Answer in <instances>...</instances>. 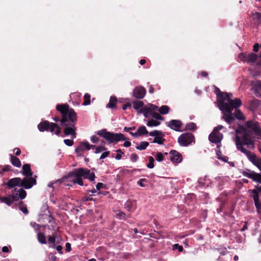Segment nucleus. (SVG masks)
Listing matches in <instances>:
<instances>
[{"label": "nucleus", "instance_id": "obj_11", "mask_svg": "<svg viewBox=\"0 0 261 261\" xmlns=\"http://www.w3.org/2000/svg\"><path fill=\"white\" fill-rule=\"evenodd\" d=\"M166 124L168 127L176 132H181V128L183 125L182 122L179 120H171L166 122Z\"/></svg>", "mask_w": 261, "mask_h": 261}, {"label": "nucleus", "instance_id": "obj_43", "mask_svg": "<svg viewBox=\"0 0 261 261\" xmlns=\"http://www.w3.org/2000/svg\"><path fill=\"white\" fill-rule=\"evenodd\" d=\"M11 170H12V167L10 165H6L3 167V169L0 171V174L2 175L4 172Z\"/></svg>", "mask_w": 261, "mask_h": 261}, {"label": "nucleus", "instance_id": "obj_59", "mask_svg": "<svg viewBox=\"0 0 261 261\" xmlns=\"http://www.w3.org/2000/svg\"><path fill=\"white\" fill-rule=\"evenodd\" d=\"M65 247H66V251L67 252H69L70 251H71V245L69 243H66V244H65Z\"/></svg>", "mask_w": 261, "mask_h": 261}, {"label": "nucleus", "instance_id": "obj_31", "mask_svg": "<svg viewBox=\"0 0 261 261\" xmlns=\"http://www.w3.org/2000/svg\"><path fill=\"white\" fill-rule=\"evenodd\" d=\"M117 102V99L115 96H111L109 102L107 104L106 107L111 109L116 108V104Z\"/></svg>", "mask_w": 261, "mask_h": 261}, {"label": "nucleus", "instance_id": "obj_27", "mask_svg": "<svg viewBox=\"0 0 261 261\" xmlns=\"http://www.w3.org/2000/svg\"><path fill=\"white\" fill-rule=\"evenodd\" d=\"M236 110L233 114V118H236L238 120H244L245 119V117L244 116V114L242 113V112L239 109H237V108H235Z\"/></svg>", "mask_w": 261, "mask_h": 261}, {"label": "nucleus", "instance_id": "obj_13", "mask_svg": "<svg viewBox=\"0 0 261 261\" xmlns=\"http://www.w3.org/2000/svg\"><path fill=\"white\" fill-rule=\"evenodd\" d=\"M216 130V129H213V132L209 135L208 139L212 143L219 144L223 139V134Z\"/></svg>", "mask_w": 261, "mask_h": 261}, {"label": "nucleus", "instance_id": "obj_48", "mask_svg": "<svg viewBox=\"0 0 261 261\" xmlns=\"http://www.w3.org/2000/svg\"><path fill=\"white\" fill-rule=\"evenodd\" d=\"M63 142L66 145L68 146H71L74 144L73 141L70 139H64Z\"/></svg>", "mask_w": 261, "mask_h": 261}, {"label": "nucleus", "instance_id": "obj_32", "mask_svg": "<svg viewBox=\"0 0 261 261\" xmlns=\"http://www.w3.org/2000/svg\"><path fill=\"white\" fill-rule=\"evenodd\" d=\"M196 124L193 122L187 123L185 126V130L195 131L197 129Z\"/></svg>", "mask_w": 261, "mask_h": 261}, {"label": "nucleus", "instance_id": "obj_22", "mask_svg": "<svg viewBox=\"0 0 261 261\" xmlns=\"http://www.w3.org/2000/svg\"><path fill=\"white\" fill-rule=\"evenodd\" d=\"M133 108L136 110L138 113L143 114V110L144 108L145 105L143 101L140 100H135L132 102Z\"/></svg>", "mask_w": 261, "mask_h": 261}, {"label": "nucleus", "instance_id": "obj_18", "mask_svg": "<svg viewBox=\"0 0 261 261\" xmlns=\"http://www.w3.org/2000/svg\"><path fill=\"white\" fill-rule=\"evenodd\" d=\"M21 178L20 177H14L9 179L7 182L4 184L7 185L9 189H11L15 186L21 187Z\"/></svg>", "mask_w": 261, "mask_h": 261}, {"label": "nucleus", "instance_id": "obj_55", "mask_svg": "<svg viewBox=\"0 0 261 261\" xmlns=\"http://www.w3.org/2000/svg\"><path fill=\"white\" fill-rule=\"evenodd\" d=\"M62 180H63V178L62 179H58V180L55 181L54 182H50V183H49L48 186V187H51L53 189H54V187L53 186V185L54 184H57V183H60H60L62 182Z\"/></svg>", "mask_w": 261, "mask_h": 261}, {"label": "nucleus", "instance_id": "obj_37", "mask_svg": "<svg viewBox=\"0 0 261 261\" xmlns=\"http://www.w3.org/2000/svg\"><path fill=\"white\" fill-rule=\"evenodd\" d=\"M160 123H161L160 121H159L156 120L151 119L148 120V121L147 123V125L148 126H150V127L156 126L159 125L160 124Z\"/></svg>", "mask_w": 261, "mask_h": 261}, {"label": "nucleus", "instance_id": "obj_38", "mask_svg": "<svg viewBox=\"0 0 261 261\" xmlns=\"http://www.w3.org/2000/svg\"><path fill=\"white\" fill-rule=\"evenodd\" d=\"M149 145V143L146 141H143L140 143V144L136 147V148L140 150L145 149Z\"/></svg>", "mask_w": 261, "mask_h": 261}, {"label": "nucleus", "instance_id": "obj_8", "mask_svg": "<svg viewBox=\"0 0 261 261\" xmlns=\"http://www.w3.org/2000/svg\"><path fill=\"white\" fill-rule=\"evenodd\" d=\"M37 127L40 132L49 131L51 133H53L56 127H58V124L44 120L39 123Z\"/></svg>", "mask_w": 261, "mask_h": 261}, {"label": "nucleus", "instance_id": "obj_3", "mask_svg": "<svg viewBox=\"0 0 261 261\" xmlns=\"http://www.w3.org/2000/svg\"><path fill=\"white\" fill-rule=\"evenodd\" d=\"M88 179L91 181H94L95 173L91 172L90 170L87 168H79L69 172L66 175L63 177V180H67L71 181L73 184H79L80 186L84 185L82 177Z\"/></svg>", "mask_w": 261, "mask_h": 261}, {"label": "nucleus", "instance_id": "obj_64", "mask_svg": "<svg viewBox=\"0 0 261 261\" xmlns=\"http://www.w3.org/2000/svg\"><path fill=\"white\" fill-rule=\"evenodd\" d=\"M223 128V126L222 125H218L217 127H215L214 129H216V132H219Z\"/></svg>", "mask_w": 261, "mask_h": 261}, {"label": "nucleus", "instance_id": "obj_19", "mask_svg": "<svg viewBox=\"0 0 261 261\" xmlns=\"http://www.w3.org/2000/svg\"><path fill=\"white\" fill-rule=\"evenodd\" d=\"M94 145H90L88 142H82L81 143L80 145L75 148V151L79 153L85 150H90L91 148H94Z\"/></svg>", "mask_w": 261, "mask_h": 261}, {"label": "nucleus", "instance_id": "obj_44", "mask_svg": "<svg viewBox=\"0 0 261 261\" xmlns=\"http://www.w3.org/2000/svg\"><path fill=\"white\" fill-rule=\"evenodd\" d=\"M148 134H149V135L150 136H153V137H155L156 136H158L159 135H162V133L159 130H153L152 132L148 133Z\"/></svg>", "mask_w": 261, "mask_h": 261}, {"label": "nucleus", "instance_id": "obj_57", "mask_svg": "<svg viewBox=\"0 0 261 261\" xmlns=\"http://www.w3.org/2000/svg\"><path fill=\"white\" fill-rule=\"evenodd\" d=\"M109 154H110V151H109L104 152L101 155V156L100 157V159H103L106 158L109 155Z\"/></svg>", "mask_w": 261, "mask_h": 261}, {"label": "nucleus", "instance_id": "obj_46", "mask_svg": "<svg viewBox=\"0 0 261 261\" xmlns=\"http://www.w3.org/2000/svg\"><path fill=\"white\" fill-rule=\"evenodd\" d=\"M148 180L146 178H142L140 179L137 182V184L141 186V187H145L146 186V185L144 184V182H147Z\"/></svg>", "mask_w": 261, "mask_h": 261}, {"label": "nucleus", "instance_id": "obj_5", "mask_svg": "<svg viewBox=\"0 0 261 261\" xmlns=\"http://www.w3.org/2000/svg\"><path fill=\"white\" fill-rule=\"evenodd\" d=\"M252 135V133L250 130H245L242 138L236 136L235 143L237 148L239 151H240V147L244 148V145L254 146L255 139Z\"/></svg>", "mask_w": 261, "mask_h": 261}, {"label": "nucleus", "instance_id": "obj_33", "mask_svg": "<svg viewBox=\"0 0 261 261\" xmlns=\"http://www.w3.org/2000/svg\"><path fill=\"white\" fill-rule=\"evenodd\" d=\"M37 240L41 244H45L47 243L45 235L40 232H38L37 234Z\"/></svg>", "mask_w": 261, "mask_h": 261}, {"label": "nucleus", "instance_id": "obj_17", "mask_svg": "<svg viewBox=\"0 0 261 261\" xmlns=\"http://www.w3.org/2000/svg\"><path fill=\"white\" fill-rule=\"evenodd\" d=\"M169 154L170 160L175 163H179L182 160V156L180 153L175 150H171Z\"/></svg>", "mask_w": 261, "mask_h": 261}, {"label": "nucleus", "instance_id": "obj_42", "mask_svg": "<svg viewBox=\"0 0 261 261\" xmlns=\"http://www.w3.org/2000/svg\"><path fill=\"white\" fill-rule=\"evenodd\" d=\"M155 159L159 162H162L164 159L163 153L161 152H158L155 155Z\"/></svg>", "mask_w": 261, "mask_h": 261}, {"label": "nucleus", "instance_id": "obj_30", "mask_svg": "<svg viewBox=\"0 0 261 261\" xmlns=\"http://www.w3.org/2000/svg\"><path fill=\"white\" fill-rule=\"evenodd\" d=\"M257 58V55L252 53L247 55L246 62L248 63H254L256 62Z\"/></svg>", "mask_w": 261, "mask_h": 261}, {"label": "nucleus", "instance_id": "obj_40", "mask_svg": "<svg viewBox=\"0 0 261 261\" xmlns=\"http://www.w3.org/2000/svg\"><path fill=\"white\" fill-rule=\"evenodd\" d=\"M84 100L83 102V105L87 106L89 105L90 103V98L91 96L88 93H86L84 95Z\"/></svg>", "mask_w": 261, "mask_h": 261}, {"label": "nucleus", "instance_id": "obj_23", "mask_svg": "<svg viewBox=\"0 0 261 261\" xmlns=\"http://www.w3.org/2000/svg\"><path fill=\"white\" fill-rule=\"evenodd\" d=\"M148 134V132L146 129L145 126H140L136 132L135 133H132V136L137 138L138 136L147 135Z\"/></svg>", "mask_w": 261, "mask_h": 261}, {"label": "nucleus", "instance_id": "obj_45", "mask_svg": "<svg viewBox=\"0 0 261 261\" xmlns=\"http://www.w3.org/2000/svg\"><path fill=\"white\" fill-rule=\"evenodd\" d=\"M238 58L243 62H246L247 55L245 53H240L239 54Z\"/></svg>", "mask_w": 261, "mask_h": 261}, {"label": "nucleus", "instance_id": "obj_25", "mask_svg": "<svg viewBox=\"0 0 261 261\" xmlns=\"http://www.w3.org/2000/svg\"><path fill=\"white\" fill-rule=\"evenodd\" d=\"M22 174L25 176H32L33 174L31 168V165L29 164H25L22 166Z\"/></svg>", "mask_w": 261, "mask_h": 261}, {"label": "nucleus", "instance_id": "obj_16", "mask_svg": "<svg viewBox=\"0 0 261 261\" xmlns=\"http://www.w3.org/2000/svg\"><path fill=\"white\" fill-rule=\"evenodd\" d=\"M251 91H253L256 97L260 96L261 81L256 80L252 81L251 83Z\"/></svg>", "mask_w": 261, "mask_h": 261}, {"label": "nucleus", "instance_id": "obj_6", "mask_svg": "<svg viewBox=\"0 0 261 261\" xmlns=\"http://www.w3.org/2000/svg\"><path fill=\"white\" fill-rule=\"evenodd\" d=\"M261 171V158H257L253 163ZM243 176L251 179L253 181L261 184V173L247 169L242 172Z\"/></svg>", "mask_w": 261, "mask_h": 261}, {"label": "nucleus", "instance_id": "obj_2", "mask_svg": "<svg viewBox=\"0 0 261 261\" xmlns=\"http://www.w3.org/2000/svg\"><path fill=\"white\" fill-rule=\"evenodd\" d=\"M218 96V107L223 113L222 119L230 124L234 121L232 111L234 108H238L241 106V100L239 98H236L234 100L231 99L232 94L230 93H220Z\"/></svg>", "mask_w": 261, "mask_h": 261}, {"label": "nucleus", "instance_id": "obj_51", "mask_svg": "<svg viewBox=\"0 0 261 261\" xmlns=\"http://www.w3.org/2000/svg\"><path fill=\"white\" fill-rule=\"evenodd\" d=\"M106 148L104 146H98L95 148V153H98L101 152L103 150H106Z\"/></svg>", "mask_w": 261, "mask_h": 261}, {"label": "nucleus", "instance_id": "obj_10", "mask_svg": "<svg viewBox=\"0 0 261 261\" xmlns=\"http://www.w3.org/2000/svg\"><path fill=\"white\" fill-rule=\"evenodd\" d=\"M245 126L252 133L253 132L257 137L261 133V128L259 122L254 120H249L245 123Z\"/></svg>", "mask_w": 261, "mask_h": 261}, {"label": "nucleus", "instance_id": "obj_9", "mask_svg": "<svg viewBox=\"0 0 261 261\" xmlns=\"http://www.w3.org/2000/svg\"><path fill=\"white\" fill-rule=\"evenodd\" d=\"M36 177L37 176H35V177H32V176H25L24 178L21 179V187H23L25 189H31L33 186L36 185Z\"/></svg>", "mask_w": 261, "mask_h": 261}, {"label": "nucleus", "instance_id": "obj_39", "mask_svg": "<svg viewBox=\"0 0 261 261\" xmlns=\"http://www.w3.org/2000/svg\"><path fill=\"white\" fill-rule=\"evenodd\" d=\"M160 114V113L159 114L157 112H154L153 113H151V115H150V118L152 117L155 119L156 120H163L164 118L162 117Z\"/></svg>", "mask_w": 261, "mask_h": 261}, {"label": "nucleus", "instance_id": "obj_14", "mask_svg": "<svg viewBox=\"0 0 261 261\" xmlns=\"http://www.w3.org/2000/svg\"><path fill=\"white\" fill-rule=\"evenodd\" d=\"M146 93V89L142 86H137L134 88L133 92V95L137 99H142L144 97Z\"/></svg>", "mask_w": 261, "mask_h": 261}, {"label": "nucleus", "instance_id": "obj_1", "mask_svg": "<svg viewBox=\"0 0 261 261\" xmlns=\"http://www.w3.org/2000/svg\"><path fill=\"white\" fill-rule=\"evenodd\" d=\"M56 109L60 113V115L53 117V120L60 122V125L64 127L63 132L65 135H71L72 139L75 138L76 134V113L73 109L69 108L67 103L58 104L56 106Z\"/></svg>", "mask_w": 261, "mask_h": 261}, {"label": "nucleus", "instance_id": "obj_15", "mask_svg": "<svg viewBox=\"0 0 261 261\" xmlns=\"http://www.w3.org/2000/svg\"><path fill=\"white\" fill-rule=\"evenodd\" d=\"M158 111V107L153 105L149 104L148 106H145L144 109L143 110V114L144 117L146 118H150V115L151 113H153L155 111Z\"/></svg>", "mask_w": 261, "mask_h": 261}, {"label": "nucleus", "instance_id": "obj_53", "mask_svg": "<svg viewBox=\"0 0 261 261\" xmlns=\"http://www.w3.org/2000/svg\"><path fill=\"white\" fill-rule=\"evenodd\" d=\"M31 225L34 228L36 231H39L40 229V226L36 223H31Z\"/></svg>", "mask_w": 261, "mask_h": 261}, {"label": "nucleus", "instance_id": "obj_61", "mask_svg": "<svg viewBox=\"0 0 261 261\" xmlns=\"http://www.w3.org/2000/svg\"><path fill=\"white\" fill-rule=\"evenodd\" d=\"M259 45L258 43H255L254 45H253V51H255V52H257L258 51V49H259Z\"/></svg>", "mask_w": 261, "mask_h": 261}, {"label": "nucleus", "instance_id": "obj_41", "mask_svg": "<svg viewBox=\"0 0 261 261\" xmlns=\"http://www.w3.org/2000/svg\"><path fill=\"white\" fill-rule=\"evenodd\" d=\"M148 163L147 164V167L149 168V169H152L154 167V158L151 156H150L148 157Z\"/></svg>", "mask_w": 261, "mask_h": 261}, {"label": "nucleus", "instance_id": "obj_7", "mask_svg": "<svg viewBox=\"0 0 261 261\" xmlns=\"http://www.w3.org/2000/svg\"><path fill=\"white\" fill-rule=\"evenodd\" d=\"M177 142L182 147H187L195 143L194 135L191 133H184L181 134L177 138Z\"/></svg>", "mask_w": 261, "mask_h": 261}, {"label": "nucleus", "instance_id": "obj_34", "mask_svg": "<svg viewBox=\"0 0 261 261\" xmlns=\"http://www.w3.org/2000/svg\"><path fill=\"white\" fill-rule=\"evenodd\" d=\"M170 110V108L166 105H164L161 106L159 109H158V111L162 115H165L169 113Z\"/></svg>", "mask_w": 261, "mask_h": 261}, {"label": "nucleus", "instance_id": "obj_24", "mask_svg": "<svg viewBox=\"0 0 261 261\" xmlns=\"http://www.w3.org/2000/svg\"><path fill=\"white\" fill-rule=\"evenodd\" d=\"M15 197H14L13 195H10L9 194L7 195V196L5 197H1L0 196V201L5 203L8 206H11L14 202V200H15Z\"/></svg>", "mask_w": 261, "mask_h": 261}, {"label": "nucleus", "instance_id": "obj_12", "mask_svg": "<svg viewBox=\"0 0 261 261\" xmlns=\"http://www.w3.org/2000/svg\"><path fill=\"white\" fill-rule=\"evenodd\" d=\"M9 195H13L14 197H15L14 199H15L14 200V201H16L18 200L19 199H20L21 200L24 199L27 196V192L22 188L19 189L14 188L12 190V194Z\"/></svg>", "mask_w": 261, "mask_h": 261}, {"label": "nucleus", "instance_id": "obj_56", "mask_svg": "<svg viewBox=\"0 0 261 261\" xmlns=\"http://www.w3.org/2000/svg\"><path fill=\"white\" fill-rule=\"evenodd\" d=\"M99 140V138L96 136H92L91 138V141L93 143H96Z\"/></svg>", "mask_w": 261, "mask_h": 261}, {"label": "nucleus", "instance_id": "obj_52", "mask_svg": "<svg viewBox=\"0 0 261 261\" xmlns=\"http://www.w3.org/2000/svg\"><path fill=\"white\" fill-rule=\"evenodd\" d=\"M19 210L22 211L23 213L27 215L29 213V211L26 206H22L19 207Z\"/></svg>", "mask_w": 261, "mask_h": 261}, {"label": "nucleus", "instance_id": "obj_49", "mask_svg": "<svg viewBox=\"0 0 261 261\" xmlns=\"http://www.w3.org/2000/svg\"><path fill=\"white\" fill-rule=\"evenodd\" d=\"M82 200L83 202H87L88 201H92V200H93V199L92 198V195H86V196H84L82 198Z\"/></svg>", "mask_w": 261, "mask_h": 261}, {"label": "nucleus", "instance_id": "obj_36", "mask_svg": "<svg viewBox=\"0 0 261 261\" xmlns=\"http://www.w3.org/2000/svg\"><path fill=\"white\" fill-rule=\"evenodd\" d=\"M56 232H54L53 233L52 236H49L48 237V242L50 244H53L54 245V247H55V241L56 239Z\"/></svg>", "mask_w": 261, "mask_h": 261}, {"label": "nucleus", "instance_id": "obj_28", "mask_svg": "<svg viewBox=\"0 0 261 261\" xmlns=\"http://www.w3.org/2000/svg\"><path fill=\"white\" fill-rule=\"evenodd\" d=\"M10 159L11 162L13 166L18 168L21 167V162L18 158L12 154H10Z\"/></svg>", "mask_w": 261, "mask_h": 261}, {"label": "nucleus", "instance_id": "obj_58", "mask_svg": "<svg viewBox=\"0 0 261 261\" xmlns=\"http://www.w3.org/2000/svg\"><path fill=\"white\" fill-rule=\"evenodd\" d=\"M55 129H56V130H55V134L57 136L59 135L61 133V127H60V126L58 124V127H56Z\"/></svg>", "mask_w": 261, "mask_h": 261}, {"label": "nucleus", "instance_id": "obj_54", "mask_svg": "<svg viewBox=\"0 0 261 261\" xmlns=\"http://www.w3.org/2000/svg\"><path fill=\"white\" fill-rule=\"evenodd\" d=\"M134 232H135V236H134L135 238H140L141 237V235H138L137 233H139L140 234H144V233L141 231H138L137 228H134Z\"/></svg>", "mask_w": 261, "mask_h": 261}, {"label": "nucleus", "instance_id": "obj_60", "mask_svg": "<svg viewBox=\"0 0 261 261\" xmlns=\"http://www.w3.org/2000/svg\"><path fill=\"white\" fill-rule=\"evenodd\" d=\"M104 186L102 182H98L96 186V190H99Z\"/></svg>", "mask_w": 261, "mask_h": 261}, {"label": "nucleus", "instance_id": "obj_21", "mask_svg": "<svg viewBox=\"0 0 261 261\" xmlns=\"http://www.w3.org/2000/svg\"><path fill=\"white\" fill-rule=\"evenodd\" d=\"M240 151L244 153L247 156L249 160L253 164L257 159L256 155L254 153L247 150L245 148L240 147Z\"/></svg>", "mask_w": 261, "mask_h": 261}, {"label": "nucleus", "instance_id": "obj_29", "mask_svg": "<svg viewBox=\"0 0 261 261\" xmlns=\"http://www.w3.org/2000/svg\"><path fill=\"white\" fill-rule=\"evenodd\" d=\"M164 135L162 133V135H159L154 137L153 141L151 142L152 143H158L160 145H162L164 144V142L165 141V139L164 138Z\"/></svg>", "mask_w": 261, "mask_h": 261}, {"label": "nucleus", "instance_id": "obj_50", "mask_svg": "<svg viewBox=\"0 0 261 261\" xmlns=\"http://www.w3.org/2000/svg\"><path fill=\"white\" fill-rule=\"evenodd\" d=\"M215 92L217 95V100L218 103L219 101V98L218 96L220 95V93H223L224 92H221L220 90L217 87H216Z\"/></svg>", "mask_w": 261, "mask_h": 261}, {"label": "nucleus", "instance_id": "obj_26", "mask_svg": "<svg viewBox=\"0 0 261 261\" xmlns=\"http://www.w3.org/2000/svg\"><path fill=\"white\" fill-rule=\"evenodd\" d=\"M259 105V100L253 98L249 102L248 107L250 110L252 112L255 111Z\"/></svg>", "mask_w": 261, "mask_h": 261}, {"label": "nucleus", "instance_id": "obj_35", "mask_svg": "<svg viewBox=\"0 0 261 261\" xmlns=\"http://www.w3.org/2000/svg\"><path fill=\"white\" fill-rule=\"evenodd\" d=\"M253 19L261 24V12H255L252 13Z\"/></svg>", "mask_w": 261, "mask_h": 261}, {"label": "nucleus", "instance_id": "obj_62", "mask_svg": "<svg viewBox=\"0 0 261 261\" xmlns=\"http://www.w3.org/2000/svg\"><path fill=\"white\" fill-rule=\"evenodd\" d=\"M14 151H15V154L16 155H19L21 153V150L19 148H15L14 150Z\"/></svg>", "mask_w": 261, "mask_h": 261}, {"label": "nucleus", "instance_id": "obj_4", "mask_svg": "<svg viewBox=\"0 0 261 261\" xmlns=\"http://www.w3.org/2000/svg\"><path fill=\"white\" fill-rule=\"evenodd\" d=\"M98 136L103 138L110 144H116L120 141H124L127 139L122 133H114L108 132L106 128L98 130L96 132Z\"/></svg>", "mask_w": 261, "mask_h": 261}, {"label": "nucleus", "instance_id": "obj_63", "mask_svg": "<svg viewBox=\"0 0 261 261\" xmlns=\"http://www.w3.org/2000/svg\"><path fill=\"white\" fill-rule=\"evenodd\" d=\"M62 249H63V247L61 245H58L57 247H56V249L60 253V254H62L63 252L62 251Z\"/></svg>", "mask_w": 261, "mask_h": 261}, {"label": "nucleus", "instance_id": "obj_47", "mask_svg": "<svg viewBox=\"0 0 261 261\" xmlns=\"http://www.w3.org/2000/svg\"><path fill=\"white\" fill-rule=\"evenodd\" d=\"M173 249H177L179 252H182L184 248L181 245H180L179 244H175L173 246Z\"/></svg>", "mask_w": 261, "mask_h": 261}, {"label": "nucleus", "instance_id": "obj_20", "mask_svg": "<svg viewBox=\"0 0 261 261\" xmlns=\"http://www.w3.org/2000/svg\"><path fill=\"white\" fill-rule=\"evenodd\" d=\"M261 193V187L255 186V189L252 191L253 198L254 201V204L256 208H258L260 206L259 204V198L258 193Z\"/></svg>", "mask_w": 261, "mask_h": 261}]
</instances>
